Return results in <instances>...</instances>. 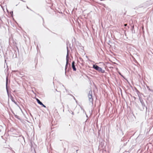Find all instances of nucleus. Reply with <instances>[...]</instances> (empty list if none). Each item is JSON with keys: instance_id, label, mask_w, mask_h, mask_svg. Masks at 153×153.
I'll use <instances>...</instances> for the list:
<instances>
[{"instance_id": "1", "label": "nucleus", "mask_w": 153, "mask_h": 153, "mask_svg": "<svg viewBox=\"0 0 153 153\" xmlns=\"http://www.w3.org/2000/svg\"><path fill=\"white\" fill-rule=\"evenodd\" d=\"M139 100H140V102L141 103L142 106V108H140V109L141 111H143L144 108H145L146 109V110L147 109V107L146 106V105L144 101L141 98V97L139 96Z\"/></svg>"}, {"instance_id": "2", "label": "nucleus", "mask_w": 153, "mask_h": 153, "mask_svg": "<svg viewBox=\"0 0 153 153\" xmlns=\"http://www.w3.org/2000/svg\"><path fill=\"white\" fill-rule=\"evenodd\" d=\"M93 68L98 71L99 73H104L105 72V70H102L101 68L100 67L97 65H94Z\"/></svg>"}, {"instance_id": "3", "label": "nucleus", "mask_w": 153, "mask_h": 153, "mask_svg": "<svg viewBox=\"0 0 153 153\" xmlns=\"http://www.w3.org/2000/svg\"><path fill=\"white\" fill-rule=\"evenodd\" d=\"M88 97L90 103H91L92 105H93V99L92 96V92L91 90L89 92L88 94Z\"/></svg>"}, {"instance_id": "4", "label": "nucleus", "mask_w": 153, "mask_h": 153, "mask_svg": "<svg viewBox=\"0 0 153 153\" xmlns=\"http://www.w3.org/2000/svg\"><path fill=\"white\" fill-rule=\"evenodd\" d=\"M8 76H7L6 78V91H7V95L8 96H9V93L8 92Z\"/></svg>"}, {"instance_id": "5", "label": "nucleus", "mask_w": 153, "mask_h": 153, "mask_svg": "<svg viewBox=\"0 0 153 153\" xmlns=\"http://www.w3.org/2000/svg\"><path fill=\"white\" fill-rule=\"evenodd\" d=\"M105 147V146L104 145V144L102 143L100 144L99 146V149H100L102 150L104 149Z\"/></svg>"}, {"instance_id": "6", "label": "nucleus", "mask_w": 153, "mask_h": 153, "mask_svg": "<svg viewBox=\"0 0 153 153\" xmlns=\"http://www.w3.org/2000/svg\"><path fill=\"white\" fill-rule=\"evenodd\" d=\"M75 63L73 61L72 63V66L74 71H76V68L75 67Z\"/></svg>"}, {"instance_id": "7", "label": "nucleus", "mask_w": 153, "mask_h": 153, "mask_svg": "<svg viewBox=\"0 0 153 153\" xmlns=\"http://www.w3.org/2000/svg\"><path fill=\"white\" fill-rule=\"evenodd\" d=\"M67 53L66 57V60H69V51L68 50V46L67 47Z\"/></svg>"}, {"instance_id": "8", "label": "nucleus", "mask_w": 153, "mask_h": 153, "mask_svg": "<svg viewBox=\"0 0 153 153\" xmlns=\"http://www.w3.org/2000/svg\"><path fill=\"white\" fill-rule=\"evenodd\" d=\"M36 101H37V103L39 104H40L41 105V104H42V103L40 101V100L39 99H38L36 98Z\"/></svg>"}, {"instance_id": "9", "label": "nucleus", "mask_w": 153, "mask_h": 153, "mask_svg": "<svg viewBox=\"0 0 153 153\" xmlns=\"http://www.w3.org/2000/svg\"><path fill=\"white\" fill-rule=\"evenodd\" d=\"M10 98L13 102H14L15 104H16V102L14 100L13 97L11 95Z\"/></svg>"}, {"instance_id": "10", "label": "nucleus", "mask_w": 153, "mask_h": 153, "mask_svg": "<svg viewBox=\"0 0 153 153\" xmlns=\"http://www.w3.org/2000/svg\"><path fill=\"white\" fill-rule=\"evenodd\" d=\"M14 116H15V117L17 119H20L19 118V116H18L16 115V114H15Z\"/></svg>"}, {"instance_id": "11", "label": "nucleus", "mask_w": 153, "mask_h": 153, "mask_svg": "<svg viewBox=\"0 0 153 153\" xmlns=\"http://www.w3.org/2000/svg\"><path fill=\"white\" fill-rule=\"evenodd\" d=\"M8 70V68H6L5 70V72H6L7 73V71Z\"/></svg>"}, {"instance_id": "12", "label": "nucleus", "mask_w": 153, "mask_h": 153, "mask_svg": "<svg viewBox=\"0 0 153 153\" xmlns=\"http://www.w3.org/2000/svg\"><path fill=\"white\" fill-rule=\"evenodd\" d=\"M67 67H68V65H65V74H66V69L67 68Z\"/></svg>"}, {"instance_id": "13", "label": "nucleus", "mask_w": 153, "mask_h": 153, "mask_svg": "<svg viewBox=\"0 0 153 153\" xmlns=\"http://www.w3.org/2000/svg\"><path fill=\"white\" fill-rule=\"evenodd\" d=\"M20 138H21L23 140L25 141L24 138L23 136H20Z\"/></svg>"}, {"instance_id": "14", "label": "nucleus", "mask_w": 153, "mask_h": 153, "mask_svg": "<svg viewBox=\"0 0 153 153\" xmlns=\"http://www.w3.org/2000/svg\"><path fill=\"white\" fill-rule=\"evenodd\" d=\"M69 60H66V65H68V64Z\"/></svg>"}, {"instance_id": "15", "label": "nucleus", "mask_w": 153, "mask_h": 153, "mask_svg": "<svg viewBox=\"0 0 153 153\" xmlns=\"http://www.w3.org/2000/svg\"><path fill=\"white\" fill-rule=\"evenodd\" d=\"M41 105H42L43 107L44 108H46V106L44 105L42 103V104Z\"/></svg>"}, {"instance_id": "16", "label": "nucleus", "mask_w": 153, "mask_h": 153, "mask_svg": "<svg viewBox=\"0 0 153 153\" xmlns=\"http://www.w3.org/2000/svg\"><path fill=\"white\" fill-rule=\"evenodd\" d=\"M134 28V26H133L132 27V33H133V30Z\"/></svg>"}, {"instance_id": "17", "label": "nucleus", "mask_w": 153, "mask_h": 153, "mask_svg": "<svg viewBox=\"0 0 153 153\" xmlns=\"http://www.w3.org/2000/svg\"><path fill=\"white\" fill-rule=\"evenodd\" d=\"M79 59H80V61H82V62L83 61V60L82 59V58H81V57L79 58Z\"/></svg>"}, {"instance_id": "18", "label": "nucleus", "mask_w": 153, "mask_h": 153, "mask_svg": "<svg viewBox=\"0 0 153 153\" xmlns=\"http://www.w3.org/2000/svg\"><path fill=\"white\" fill-rule=\"evenodd\" d=\"M10 150L12 151V153H15L14 151L13 150H12V148H11L10 149Z\"/></svg>"}, {"instance_id": "19", "label": "nucleus", "mask_w": 153, "mask_h": 153, "mask_svg": "<svg viewBox=\"0 0 153 153\" xmlns=\"http://www.w3.org/2000/svg\"><path fill=\"white\" fill-rule=\"evenodd\" d=\"M147 88L148 89V90H149V91H151V90H150V89L149 88V86H147Z\"/></svg>"}, {"instance_id": "20", "label": "nucleus", "mask_w": 153, "mask_h": 153, "mask_svg": "<svg viewBox=\"0 0 153 153\" xmlns=\"http://www.w3.org/2000/svg\"><path fill=\"white\" fill-rule=\"evenodd\" d=\"M1 126H0V132H1Z\"/></svg>"}, {"instance_id": "21", "label": "nucleus", "mask_w": 153, "mask_h": 153, "mask_svg": "<svg viewBox=\"0 0 153 153\" xmlns=\"http://www.w3.org/2000/svg\"><path fill=\"white\" fill-rule=\"evenodd\" d=\"M135 33V30H133V33Z\"/></svg>"}, {"instance_id": "22", "label": "nucleus", "mask_w": 153, "mask_h": 153, "mask_svg": "<svg viewBox=\"0 0 153 153\" xmlns=\"http://www.w3.org/2000/svg\"><path fill=\"white\" fill-rule=\"evenodd\" d=\"M127 24H125L124 25V26H127Z\"/></svg>"}, {"instance_id": "23", "label": "nucleus", "mask_w": 153, "mask_h": 153, "mask_svg": "<svg viewBox=\"0 0 153 153\" xmlns=\"http://www.w3.org/2000/svg\"><path fill=\"white\" fill-rule=\"evenodd\" d=\"M27 8H28V9H29V7H28V6H27Z\"/></svg>"}, {"instance_id": "24", "label": "nucleus", "mask_w": 153, "mask_h": 153, "mask_svg": "<svg viewBox=\"0 0 153 153\" xmlns=\"http://www.w3.org/2000/svg\"><path fill=\"white\" fill-rule=\"evenodd\" d=\"M11 13H12V14H13V11H12V12H11V13H10V14H11Z\"/></svg>"}, {"instance_id": "25", "label": "nucleus", "mask_w": 153, "mask_h": 153, "mask_svg": "<svg viewBox=\"0 0 153 153\" xmlns=\"http://www.w3.org/2000/svg\"><path fill=\"white\" fill-rule=\"evenodd\" d=\"M11 13H12V14H13V11H12V12H11V13H10V14H11Z\"/></svg>"}, {"instance_id": "26", "label": "nucleus", "mask_w": 153, "mask_h": 153, "mask_svg": "<svg viewBox=\"0 0 153 153\" xmlns=\"http://www.w3.org/2000/svg\"><path fill=\"white\" fill-rule=\"evenodd\" d=\"M134 99H136V97H134Z\"/></svg>"}, {"instance_id": "27", "label": "nucleus", "mask_w": 153, "mask_h": 153, "mask_svg": "<svg viewBox=\"0 0 153 153\" xmlns=\"http://www.w3.org/2000/svg\"><path fill=\"white\" fill-rule=\"evenodd\" d=\"M22 1L24 2H25V1H24L23 0Z\"/></svg>"}, {"instance_id": "28", "label": "nucleus", "mask_w": 153, "mask_h": 153, "mask_svg": "<svg viewBox=\"0 0 153 153\" xmlns=\"http://www.w3.org/2000/svg\"><path fill=\"white\" fill-rule=\"evenodd\" d=\"M0 20H1V18L0 17Z\"/></svg>"}, {"instance_id": "29", "label": "nucleus", "mask_w": 153, "mask_h": 153, "mask_svg": "<svg viewBox=\"0 0 153 153\" xmlns=\"http://www.w3.org/2000/svg\"><path fill=\"white\" fill-rule=\"evenodd\" d=\"M72 114H74V113L73 112H72Z\"/></svg>"}, {"instance_id": "30", "label": "nucleus", "mask_w": 153, "mask_h": 153, "mask_svg": "<svg viewBox=\"0 0 153 153\" xmlns=\"http://www.w3.org/2000/svg\"><path fill=\"white\" fill-rule=\"evenodd\" d=\"M74 99L75 100V97H74Z\"/></svg>"}, {"instance_id": "31", "label": "nucleus", "mask_w": 153, "mask_h": 153, "mask_svg": "<svg viewBox=\"0 0 153 153\" xmlns=\"http://www.w3.org/2000/svg\"><path fill=\"white\" fill-rule=\"evenodd\" d=\"M119 74H120V75H121V74H120V73H119Z\"/></svg>"}]
</instances>
